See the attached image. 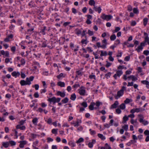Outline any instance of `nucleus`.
<instances>
[{
	"label": "nucleus",
	"instance_id": "1",
	"mask_svg": "<svg viewBox=\"0 0 149 149\" xmlns=\"http://www.w3.org/2000/svg\"><path fill=\"white\" fill-rule=\"evenodd\" d=\"M144 40L141 43L140 46H139L136 50L138 52L141 51L143 49V47L144 46L147 44L149 45V37L148 34L146 32H144Z\"/></svg>",
	"mask_w": 149,
	"mask_h": 149
},
{
	"label": "nucleus",
	"instance_id": "2",
	"mask_svg": "<svg viewBox=\"0 0 149 149\" xmlns=\"http://www.w3.org/2000/svg\"><path fill=\"white\" fill-rule=\"evenodd\" d=\"M34 77L31 76L29 77H27L26 79V80H22L20 81V84L22 86H24L26 85H30L31 84V81H32L33 80Z\"/></svg>",
	"mask_w": 149,
	"mask_h": 149
},
{
	"label": "nucleus",
	"instance_id": "3",
	"mask_svg": "<svg viewBox=\"0 0 149 149\" xmlns=\"http://www.w3.org/2000/svg\"><path fill=\"white\" fill-rule=\"evenodd\" d=\"M126 90V87L125 86H122L121 89L118 92L117 95L115 96L116 99H118L122 96L123 95L124 91Z\"/></svg>",
	"mask_w": 149,
	"mask_h": 149
},
{
	"label": "nucleus",
	"instance_id": "4",
	"mask_svg": "<svg viewBox=\"0 0 149 149\" xmlns=\"http://www.w3.org/2000/svg\"><path fill=\"white\" fill-rule=\"evenodd\" d=\"M113 17L110 15H106L104 14H102L101 17L103 19L108 21L111 19Z\"/></svg>",
	"mask_w": 149,
	"mask_h": 149
},
{
	"label": "nucleus",
	"instance_id": "5",
	"mask_svg": "<svg viewBox=\"0 0 149 149\" xmlns=\"http://www.w3.org/2000/svg\"><path fill=\"white\" fill-rule=\"evenodd\" d=\"M123 74V72L122 70H118L116 71V74L113 75V77L116 79L118 77H119Z\"/></svg>",
	"mask_w": 149,
	"mask_h": 149
},
{
	"label": "nucleus",
	"instance_id": "6",
	"mask_svg": "<svg viewBox=\"0 0 149 149\" xmlns=\"http://www.w3.org/2000/svg\"><path fill=\"white\" fill-rule=\"evenodd\" d=\"M79 93L81 95H84L86 93L85 88L84 87H81L79 89Z\"/></svg>",
	"mask_w": 149,
	"mask_h": 149
},
{
	"label": "nucleus",
	"instance_id": "7",
	"mask_svg": "<svg viewBox=\"0 0 149 149\" xmlns=\"http://www.w3.org/2000/svg\"><path fill=\"white\" fill-rule=\"evenodd\" d=\"M139 121L140 123H142L145 125H147L148 124V122L147 121L143 120V117L142 116L139 118Z\"/></svg>",
	"mask_w": 149,
	"mask_h": 149
},
{
	"label": "nucleus",
	"instance_id": "8",
	"mask_svg": "<svg viewBox=\"0 0 149 149\" xmlns=\"http://www.w3.org/2000/svg\"><path fill=\"white\" fill-rule=\"evenodd\" d=\"M96 141L94 139H93L92 141L90 142L88 144V146L90 148L93 147V145L95 143Z\"/></svg>",
	"mask_w": 149,
	"mask_h": 149
},
{
	"label": "nucleus",
	"instance_id": "9",
	"mask_svg": "<svg viewBox=\"0 0 149 149\" xmlns=\"http://www.w3.org/2000/svg\"><path fill=\"white\" fill-rule=\"evenodd\" d=\"M102 42L103 44L102 45V48L103 49H105L106 48V45L107 44V40L106 39H104L102 41Z\"/></svg>",
	"mask_w": 149,
	"mask_h": 149
},
{
	"label": "nucleus",
	"instance_id": "10",
	"mask_svg": "<svg viewBox=\"0 0 149 149\" xmlns=\"http://www.w3.org/2000/svg\"><path fill=\"white\" fill-rule=\"evenodd\" d=\"M20 75V73L19 72H16L15 71L13 72L12 73V75L13 76L15 77H17L19 76Z\"/></svg>",
	"mask_w": 149,
	"mask_h": 149
},
{
	"label": "nucleus",
	"instance_id": "11",
	"mask_svg": "<svg viewBox=\"0 0 149 149\" xmlns=\"http://www.w3.org/2000/svg\"><path fill=\"white\" fill-rule=\"evenodd\" d=\"M95 103L94 102H91L90 105L89 106V109L91 110H93L94 109H95L94 106H95Z\"/></svg>",
	"mask_w": 149,
	"mask_h": 149
},
{
	"label": "nucleus",
	"instance_id": "12",
	"mask_svg": "<svg viewBox=\"0 0 149 149\" xmlns=\"http://www.w3.org/2000/svg\"><path fill=\"white\" fill-rule=\"evenodd\" d=\"M19 143H20L19 144V147L21 148H23L24 145L26 144L27 143L26 141H20Z\"/></svg>",
	"mask_w": 149,
	"mask_h": 149
},
{
	"label": "nucleus",
	"instance_id": "13",
	"mask_svg": "<svg viewBox=\"0 0 149 149\" xmlns=\"http://www.w3.org/2000/svg\"><path fill=\"white\" fill-rule=\"evenodd\" d=\"M119 103L118 101H115L114 103L111 105V109L113 108L115 109L117 107V106L118 105Z\"/></svg>",
	"mask_w": 149,
	"mask_h": 149
},
{
	"label": "nucleus",
	"instance_id": "14",
	"mask_svg": "<svg viewBox=\"0 0 149 149\" xmlns=\"http://www.w3.org/2000/svg\"><path fill=\"white\" fill-rule=\"evenodd\" d=\"M129 80L131 79L132 81H134L137 80V78L133 75H131L127 77Z\"/></svg>",
	"mask_w": 149,
	"mask_h": 149
},
{
	"label": "nucleus",
	"instance_id": "15",
	"mask_svg": "<svg viewBox=\"0 0 149 149\" xmlns=\"http://www.w3.org/2000/svg\"><path fill=\"white\" fill-rule=\"evenodd\" d=\"M57 95H60L62 97H64L65 95V93L64 92H62L60 91H58L57 92Z\"/></svg>",
	"mask_w": 149,
	"mask_h": 149
},
{
	"label": "nucleus",
	"instance_id": "16",
	"mask_svg": "<svg viewBox=\"0 0 149 149\" xmlns=\"http://www.w3.org/2000/svg\"><path fill=\"white\" fill-rule=\"evenodd\" d=\"M56 98L55 97H52L51 98H49L48 99V101L50 102H53V104L56 103Z\"/></svg>",
	"mask_w": 149,
	"mask_h": 149
},
{
	"label": "nucleus",
	"instance_id": "17",
	"mask_svg": "<svg viewBox=\"0 0 149 149\" xmlns=\"http://www.w3.org/2000/svg\"><path fill=\"white\" fill-rule=\"evenodd\" d=\"M57 85L61 87H64L65 86V84L64 82L59 81L57 83Z\"/></svg>",
	"mask_w": 149,
	"mask_h": 149
},
{
	"label": "nucleus",
	"instance_id": "18",
	"mask_svg": "<svg viewBox=\"0 0 149 149\" xmlns=\"http://www.w3.org/2000/svg\"><path fill=\"white\" fill-rule=\"evenodd\" d=\"M136 142V141L131 140L127 143V145L128 146H130L132 144H134Z\"/></svg>",
	"mask_w": 149,
	"mask_h": 149
},
{
	"label": "nucleus",
	"instance_id": "19",
	"mask_svg": "<svg viewBox=\"0 0 149 149\" xmlns=\"http://www.w3.org/2000/svg\"><path fill=\"white\" fill-rule=\"evenodd\" d=\"M68 144L71 147H74L75 146V143L72 141H70L68 143Z\"/></svg>",
	"mask_w": 149,
	"mask_h": 149
},
{
	"label": "nucleus",
	"instance_id": "20",
	"mask_svg": "<svg viewBox=\"0 0 149 149\" xmlns=\"http://www.w3.org/2000/svg\"><path fill=\"white\" fill-rule=\"evenodd\" d=\"M145 110V109H142L141 108H137L135 109L136 112L138 113L141 112Z\"/></svg>",
	"mask_w": 149,
	"mask_h": 149
},
{
	"label": "nucleus",
	"instance_id": "21",
	"mask_svg": "<svg viewBox=\"0 0 149 149\" xmlns=\"http://www.w3.org/2000/svg\"><path fill=\"white\" fill-rule=\"evenodd\" d=\"M95 105L96 106V107H94L95 109H97L99 107L100 105V104H102V103L100 102L99 101H97L96 102V103H95Z\"/></svg>",
	"mask_w": 149,
	"mask_h": 149
},
{
	"label": "nucleus",
	"instance_id": "22",
	"mask_svg": "<svg viewBox=\"0 0 149 149\" xmlns=\"http://www.w3.org/2000/svg\"><path fill=\"white\" fill-rule=\"evenodd\" d=\"M17 128L20 129L21 130H24L25 129V127L24 126H21L20 125H18L17 126Z\"/></svg>",
	"mask_w": 149,
	"mask_h": 149
},
{
	"label": "nucleus",
	"instance_id": "23",
	"mask_svg": "<svg viewBox=\"0 0 149 149\" xmlns=\"http://www.w3.org/2000/svg\"><path fill=\"white\" fill-rule=\"evenodd\" d=\"M94 9L95 11H97L99 13H100L101 12V9L100 7H94Z\"/></svg>",
	"mask_w": 149,
	"mask_h": 149
},
{
	"label": "nucleus",
	"instance_id": "24",
	"mask_svg": "<svg viewBox=\"0 0 149 149\" xmlns=\"http://www.w3.org/2000/svg\"><path fill=\"white\" fill-rule=\"evenodd\" d=\"M98 137L100 138L102 140H105L106 139L105 137L104 136L103 134H98L97 135Z\"/></svg>",
	"mask_w": 149,
	"mask_h": 149
},
{
	"label": "nucleus",
	"instance_id": "25",
	"mask_svg": "<svg viewBox=\"0 0 149 149\" xmlns=\"http://www.w3.org/2000/svg\"><path fill=\"white\" fill-rule=\"evenodd\" d=\"M133 12L134 14H137L139 13V10L137 8H134L133 9Z\"/></svg>",
	"mask_w": 149,
	"mask_h": 149
},
{
	"label": "nucleus",
	"instance_id": "26",
	"mask_svg": "<svg viewBox=\"0 0 149 149\" xmlns=\"http://www.w3.org/2000/svg\"><path fill=\"white\" fill-rule=\"evenodd\" d=\"M76 98V96L74 93L73 94L71 95L70 99L73 101Z\"/></svg>",
	"mask_w": 149,
	"mask_h": 149
},
{
	"label": "nucleus",
	"instance_id": "27",
	"mask_svg": "<svg viewBox=\"0 0 149 149\" xmlns=\"http://www.w3.org/2000/svg\"><path fill=\"white\" fill-rule=\"evenodd\" d=\"M100 56H106L107 55V53L106 51L103 52L102 51H100Z\"/></svg>",
	"mask_w": 149,
	"mask_h": 149
},
{
	"label": "nucleus",
	"instance_id": "28",
	"mask_svg": "<svg viewBox=\"0 0 149 149\" xmlns=\"http://www.w3.org/2000/svg\"><path fill=\"white\" fill-rule=\"evenodd\" d=\"M116 38V36L115 34L112 35L110 37V38L111 41L114 40Z\"/></svg>",
	"mask_w": 149,
	"mask_h": 149
},
{
	"label": "nucleus",
	"instance_id": "29",
	"mask_svg": "<svg viewBox=\"0 0 149 149\" xmlns=\"http://www.w3.org/2000/svg\"><path fill=\"white\" fill-rule=\"evenodd\" d=\"M9 145V143L8 142H3V146L6 148H7Z\"/></svg>",
	"mask_w": 149,
	"mask_h": 149
},
{
	"label": "nucleus",
	"instance_id": "30",
	"mask_svg": "<svg viewBox=\"0 0 149 149\" xmlns=\"http://www.w3.org/2000/svg\"><path fill=\"white\" fill-rule=\"evenodd\" d=\"M120 108L121 109H124L125 108V105L124 103H122L120 105Z\"/></svg>",
	"mask_w": 149,
	"mask_h": 149
},
{
	"label": "nucleus",
	"instance_id": "31",
	"mask_svg": "<svg viewBox=\"0 0 149 149\" xmlns=\"http://www.w3.org/2000/svg\"><path fill=\"white\" fill-rule=\"evenodd\" d=\"M123 123H125L127 120H128V116H127L126 115L125 116L123 117Z\"/></svg>",
	"mask_w": 149,
	"mask_h": 149
},
{
	"label": "nucleus",
	"instance_id": "32",
	"mask_svg": "<svg viewBox=\"0 0 149 149\" xmlns=\"http://www.w3.org/2000/svg\"><path fill=\"white\" fill-rule=\"evenodd\" d=\"M120 29L119 27H115V30L113 31V33H115V32H117L119 30H120Z\"/></svg>",
	"mask_w": 149,
	"mask_h": 149
},
{
	"label": "nucleus",
	"instance_id": "33",
	"mask_svg": "<svg viewBox=\"0 0 149 149\" xmlns=\"http://www.w3.org/2000/svg\"><path fill=\"white\" fill-rule=\"evenodd\" d=\"M68 99L67 97H65L61 101L63 103H66L68 102Z\"/></svg>",
	"mask_w": 149,
	"mask_h": 149
},
{
	"label": "nucleus",
	"instance_id": "34",
	"mask_svg": "<svg viewBox=\"0 0 149 149\" xmlns=\"http://www.w3.org/2000/svg\"><path fill=\"white\" fill-rule=\"evenodd\" d=\"M84 141V139L82 138H80L76 141V143H79L81 142H83Z\"/></svg>",
	"mask_w": 149,
	"mask_h": 149
},
{
	"label": "nucleus",
	"instance_id": "35",
	"mask_svg": "<svg viewBox=\"0 0 149 149\" xmlns=\"http://www.w3.org/2000/svg\"><path fill=\"white\" fill-rule=\"evenodd\" d=\"M34 30V28H32L31 29H28L27 30V32L28 34H31L33 32V31Z\"/></svg>",
	"mask_w": 149,
	"mask_h": 149
},
{
	"label": "nucleus",
	"instance_id": "36",
	"mask_svg": "<svg viewBox=\"0 0 149 149\" xmlns=\"http://www.w3.org/2000/svg\"><path fill=\"white\" fill-rule=\"evenodd\" d=\"M89 4L91 6H95V2L94 1H89Z\"/></svg>",
	"mask_w": 149,
	"mask_h": 149
},
{
	"label": "nucleus",
	"instance_id": "37",
	"mask_svg": "<svg viewBox=\"0 0 149 149\" xmlns=\"http://www.w3.org/2000/svg\"><path fill=\"white\" fill-rule=\"evenodd\" d=\"M33 65H35V66H37L38 67V68H40V65L39 63L36 62V61H34L33 62Z\"/></svg>",
	"mask_w": 149,
	"mask_h": 149
},
{
	"label": "nucleus",
	"instance_id": "38",
	"mask_svg": "<svg viewBox=\"0 0 149 149\" xmlns=\"http://www.w3.org/2000/svg\"><path fill=\"white\" fill-rule=\"evenodd\" d=\"M104 146L106 149H112L110 146L107 143H105Z\"/></svg>",
	"mask_w": 149,
	"mask_h": 149
},
{
	"label": "nucleus",
	"instance_id": "39",
	"mask_svg": "<svg viewBox=\"0 0 149 149\" xmlns=\"http://www.w3.org/2000/svg\"><path fill=\"white\" fill-rule=\"evenodd\" d=\"M123 129L125 131H127L128 128V126L127 125H125L124 126L122 127Z\"/></svg>",
	"mask_w": 149,
	"mask_h": 149
},
{
	"label": "nucleus",
	"instance_id": "40",
	"mask_svg": "<svg viewBox=\"0 0 149 149\" xmlns=\"http://www.w3.org/2000/svg\"><path fill=\"white\" fill-rule=\"evenodd\" d=\"M87 33H88L90 36H92L94 34L93 32L90 30H88Z\"/></svg>",
	"mask_w": 149,
	"mask_h": 149
},
{
	"label": "nucleus",
	"instance_id": "41",
	"mask_svg": "<svg viewBox=\"0 0 149 149\" xmlns=\"http://www.w3.org/2000/svg\"><path fill=\"white\" fill-rule=\"evenodd\" d=\"M107 64L105 65V66L107 68H109L111 65V63L108 62L107 61H106Z\"/></svg>",
	"mask_w": 149,
	"mask_h": 149
},
{
	"label": "nucleus",
	"instance_id": "42",
	"mask_svg": "<svg viewBox=\"0 0 149 149\" xmlns=\"http://www.w3.org/2000/svg\"><path fill=\"white\" fill-rule=\"evenodd\" d=\"M111 74V73L109 72H108L107 74H106L105 75V76L106 77L107 79H108L110 77V76Z\"/></svg>",
	"mask_w": 149,
	"mask_h": 149
},
{
	"label": "nucleus",
	"instance_id": "43",
	"mask_svg": "<svg viewBox=\"0 0 149 149\" xmlns=\"http://www.w3.org/2000/svg\"><path fill=\"white\" fill-rule=\"evenodd\" d=\"M90 133L92 135H94L96 134V132L93 130H92L91 129L89 130Z\"/></svg>",
	"mask_w": 149,
	"mask_h": 149
},
{
	"label": "nucleus",
	"instance_id": "44",
	"mask_svg": "<svg viewBox=\"0 0 149 149\" xmlns=\"http://www.w3.org/2000/svg\"><path fill=\"white\" fill-rule=\"evenodd\" d=\"M148 19L147 18H145L143 19V24L145 26L148 22Z\"/></svg>",
	"mask_w": 149,
	"mask_h": 149
},
{
	"label": "nucleus",
	"instance_id": "45",
	"mask_svg": "<svg viewBox=\"0 0 149 149\" xmlns=\"http://www.w3.org/2000/svg\"><path fill=\"white\" fill-rule=\"evenodd\" d=\"M141 82L142 84L146 85L148 84V83H149V82L147 80L142 81Z\"/></svg>",
	"mask_w": 149,
	"mask_h": 149
},
{
	"label": "nucleus",
	"instance_id": "46",
	"mask_svg": "<svg viewBox=\"0 0 149 149\" xmlns=\"http://www.w3.org/2000/svg\"><path fill=\"white\" fill-rule=\"evenodd\" d=\"M100 70L105 73L107 72V70L105 69V68L104 67H101L100 68Z\"/></svg>",
	"mask_w": 149,
	"mask_h": 149
},
{
	"label": "nucleus",
	"instance_id": "47",
	"mask_svg": "<svg viewBox=\"0 0 149 149\" xmlns=\"http://www.w3.org/2000/svg\"><path fill=\"white\" fill-rule=\"evenodd\" d=\"M132 101L131 100L128 98H126L124 101V102L125 104H128Z\"/></svg>",
	"mask_w": 149,
	"mask_h": 149
},
{
	"label": "nucleus",
	"instance_id": "48",
	"mask_svg": "<svg viewBox=\"0 0 149 149\" xmlns=\"http://www.w3.org/2000/svg\"><path fill=\"white\" fill-rule=\"evenodd\" d=\"M81 105L84 107L86 108L87 107V104L86 102H83L81 104Z\"/></svg>",
	"mask_w": 149,
	"mask_h": 149
},
{
	"label": "nucleus",
	"instance_id": "49",
	"mask_svg": "<svg viewBox=\"0 0 149 149\" xmlns=\"http://www.w3.org/2000/svg\"><path fill=\"white\" fill-rule=\"evenodd\" d=\"M9 143L11 146H15L16 145V143L13 141H10Z\"/></svg>",
	"mask_w": 149,
	"mask_h": 149
},
{
	"label": "nucleus",
	"instance_id": "50",
	"mask_svg": "<svg viewBox=\"0 0 149 149\" xmlns=\"http://www.w3.org/2000/svg\"><path fill=\"white\" fill-rule=\"evenodd\" d=\"M57 129H53L52 130V133L54 134H55L57 133Z\"/></svg>",
	"mask_w": 149,
	"mask_h": 149
},
{
	"label": "nucleus",
	"instance_id": "51",
	"mask_svg": "<svg viewBox=\"0 0 149 149\" xmlns=\"http://www.w3.org/2000/svg\"><path fill=\"white\" fill-rule=\"evenodd\" d=\"M71 124L72 125H73L75 127H78V123H77L76 122L75 123L74 121H73L71 123Z\"/></svg>",
	"mask_w": 149,
	"mask_h": 149
},
{
	"label": "nucleus",
	"instance_id": "52",
	"mask_svg": "<svg viewBox=\"0 0 149 149\" xmlns=\"http://www.w3.org/2000/svg\"><path fill=\"white\" fill-rule=\"evenodd\" d=\"M77 76H81L82 75L81 72L80 71H77L76 72Z\"/></svg>",
	"mask_w": 149,
	"mask_h": 149
},
{
	"label": "nucleus",
	"instance_id": "53",
	"mask_svg": "<svg viewBox=\"0 0 149 149\" xmlns=\"http://www.w3.org/2000/svg\"><path fill=\"white\" fill-rule=\"evenodd\" d=\"M37 136H38V135L36 134H31V137L33 139L36 138Z\"/></svg>",
	"mask_w": 149,
	"mask_h": 149
},
{
	"label": "nucleus",
	"instance_id": "54",
	"mask_svg": "<svg viewBox=\"0 0 149 149\" xmlns=\"http://www.w3.org/2000/svg\"><path fill=\"white\" fill-rule=\"evenodd\" d=\"M116 112L117 114H119L121 113V111L119 108H118L116 110Z\"/></svg>",
	"mask_w": 149,
	"mask_h": 149
},
{
	"label": "nucleus",
	"instance_id": "55",
	"mask_svg": "<svg viewBox=\"0 0 149 149\" xmlns=\"http://www.w3.org/2000/svg\"><path fill=\"white\" fill-rule=\"evenodd\" d=\"M143 54L146 56H148L149 54V51L148 50H145L143 52Z\"/></svg>",
	"mask_w": 149,
	"mask_h": 149
},
{
	"label": "nucleus",
	"instance_id": "56",
	"mask_svg": "<svg viewBox=\"0 0 149 149\" xmlns=\"http://www.w3.org/2000/svg\"><path fill=\"white\" fill-rule=\"evenodd\" d=\"M120 40L118 39H117L115 41L114 44L115 45H116V46L118 45L120 43Z\"/></svg>",
	"mask_w": 149,
	"mask_h": 149
},
{
	"label": "nucleus",
	"instance_id": "57",
	"mask_svg": "<svg viewBox=\"0 0 149 149\" xmlns=\"http://www.w3.org/2000/svg\"><path fill=\"white\" fill-rule=\"evenodd\" d=\"M83 130V128L81 126H80L77 129V131L78 132L81 131Z\"/></svg>",
	"mask_w": 149,
	"mask_h": 149
},
{
	"label": "nucleus",
	"instance_id": "58",
	"mask_svg": "<svg viewBox=\"0 0 149 149\" xmlns=\"http://www.w3.org/2000/svg\"><path fill=\"white\" fill-rule=\"evenodd\" d=\"M38 119L37 118H35L32 120V122L33 124L36 123L38 121Z\"/></svg>",
	"mask_w": 149,
	"mask_h": 149
},
{
	"label": "nucleus",
	"instance_id": "59",
	"mask_svg": "<svg viewBox=\"0 0 149 149\" xmlns=\"http://www.w3.org/2000/svg\"><path fill=\"white\" fill-rule=\"evenodd\" d=\"M5 62L6 63H8L9 62H10V63H12V62L10 61V59L8 58H6L5 59Z\"/></svg>",
	"mask_w": 149,
	"mask_h": 149
},
{
	"label": "nucleus",
	"instance_id": "60",
	"mask_svg": "<svg viewBox=\"0 0 149 149\" xmlns=\"http://www.w3.org/2000/svg\"><path fill=\"white\" fill-rule=\"evenodd\" d=\"M81 42L82 44H86L87 43L86 39H83L81 41Z\"/></svg>",
	"mask_w": 149,
	"mask_h": 149
},
{
	"label": "nucleus",
	"instance_id": "61",
	"mask_svg": "<svg viewBox=\"0 0 149 149\" xmlns=\"http://www.w3.org/2000/svg\"><path fill=\"white\" fill-rule=\"evenodd\" d=\"M125 68L123 66L120 65L118 67V70H122V69H123Z\"/></svg>",
	"mask_w": 149,
	"mask_h": 149
},
{
	"label": "nucleus",
	"instance_id": "62",
	"mask_svg": "<svg viewBox=\"0 0 149 149\" xmlns=\"http://www.w3.org/2000/svg\"><path fill=\"white\" fill-rule=\"evenodd\" d=\"M89 77L91 79H93L95 80V77L94 75H90Z\"/></svg>",
	"mask_w": 149,
	"mask_h": 149
},
{
	"label": "nucleus",
	"instance_id": "63",
	"mask_svg": "<svg viewBox=\"0 0 149 149\" xmlns=\"http://www.w3.org/2000/svg\"><path fill=\"white\" fill-rule=\"evenodd\" d=\"M21 63L22 65H24L25 63V61L24 59L23 58H22L21 60Z\"/></svg>",
	"mask_w": 149,
	"mask_h": 149
},
{
	"label": "nucleus",
	"instance_id": "64",
	"mask_svg": "<svg viewBox=\"0 0 149 149\" xmlns=\"http://www.w3.org/2000/svg\"><path fill=\"white\" fill-rule=\"evenodd\" d=\"M144 134L146 135H149V131L147 130H146L144 132Z\"/></svg>",
	"mask_w": 149,
	"mask_h": 149
}]
</instances>
